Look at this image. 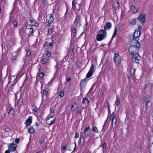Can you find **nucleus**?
Masks as SVG:
<instances>
[{"label":"nucleus","mask_w":153,"mask_h":153,"mask_svg":"<svg viewBox=\"0 0 153 153\" xmlns=\"http://www.w3.org/2000/svg\"><path fill=\"white\" fill-rule=\"evenodd\" d=\"M90 128L89 126L87 125L83 132H81L79 138L80 143L84 144L85 140L88 139L91 134V131H90Z\"/></svg>","instance_id":"1"},{"label":"nucleus","mask_w":153,"mask_h":153,"mask_svg":"<svg viewBox=\"0 0 153 153\" xmlns=\"http://www.w3.org/2000/svg\"><path fill=\"white\" fill-rule=\"evenodd\" d=\"M107 35V32L103 29H101L98 32L96 39L97 41H101L105 39Z\"/></svg>","instance_id":"2"},{"label":"nucleus","mask_w":153,"mask_h":153,"mask_svg":"<svg viewBox=\"0 0 153 153\" xmlns=\"http://www.w3.org/2000/svg\"><path fill=\"white\" fill-rule=\"evenodd\" d=\"M140 47V44H137V46H131L128 48V51L132 55L134 54H138L139 49Z\"/></svg>","instance_id":"3"},{"label":"nucleus","mask_w":153,"mask_h":153,"mask_svg":"<svg viewBox=\"0 0 153 153\" xmlns=\"http://www.w3.org/2000/svg\"><path fill=\"white\" fill-rule=\"evenodd\" d=\"M55 118H54L52 116H48L46 118V123L50 125H52L54 123Z\"/></svg>","instance_id":"4"},{"label":"nucleus","mask_w":153,"mask_h":153,"mask_svg":"<svg viewBox=\"0 0 153 153\" xmlns=\"http://www.w3.org/2000/svg\"><path fill=\"white\" fill-rule=\"evenodd\" d=\"M114 58L116 65H118L120 63L121 59L118 53H115Z\"/></svg>","instance_id":"5"},{"label":"nucleus","mask_w":153,"mask_h":153,"mask_svg":"<svg viewBox=\"0 0 153 153\" xmlns=\"http://www.w3.org/2000/svg\"><path fill=\"white\" fill-rule=\"evenodd\" d=\"M46 21L48 25H50L53 22V14H50L46 16Z\"/></svg>","instance_id":"6"},{"label":"nucleus","mask_w":153,"mask_h":153,"mask_svg":"<svg viewBox=\"0 0 153 153\" xmlns=\"http://www.w3.org/2000/svg\"><path fill=\"white\" fill-rule=\"evenodd\" d=\"M80 16L76 15L75 20L74 22V25L75 26H77L78 25L79 26H80L81 22V20L80 19Z\"/></svg>","instance_id":"7"},{"label":"nucleus","mask_w":153,"mask_h":153,"mask_svg":"<svg viewBox=\"0 0 153 153\" xmlns=\"http://www.w3.org/2000/svg\"><path fill=\"white\" fill-rule=\"evenodd\" d=\"M139 39L133 38L131 39L130 41V44L131 46H137V44H140L138 42Z\"/></svg>","instance_id":"8"},{"label":"nucleus","mask_w":153,"mask_h":153,"mask_svg":"<svg viewBox=\"0 0 153 153\" xmlns=\"http://www.w3.org/2000/svg\"><path fill=\"white\" fill-rule=\"evenodd\" d=\"M25 32L28 35H31L33 33V30L31 26H27Z\"/></svg>","instance_id":"9"},{"label":"nucleus","mask_w":153,"mask_h":153,"mask_svg":"<svg viewBox=\"0 0 153 153\" xmlns=\"http://www.w3.org/2000/svg\"><path fill=\"white\" fill-rule=\"evenodd\" d=\"M94 64H92V65H91V66L88 72L86 75V78H89L92 75L94 72Z\"/></svg>","instance_id":"10"},{"label":"nucleus","mask_w":153,"mask_h":153,"mask_svg":"<svg viewBox=\"0 0 153 153\" xmlns=\"http://www.w3.org/2000/svg\"><path fill=\"white\" fill-rule=\"evenodd\" d=\"M133 56L132 59L134 61L138 63L139 62V60L140 58V56L139 55L138 53L134 54L132 55Z\"/></svg>","instance_id":"11"},{"label":"nucleus","mask_w":153,"mask_h":153,"mask_svg":"<svg viewBox=\"0 0 153 153\" xmlns=\"http://www.w3.org/2000/svg\"><path fill=\"white\" fill-rule=\"evenodd\" d=\"M16 145L13 143L9 144L8 149L10 151L14 152L16 150Z\"/></svg>","instance_id":"12"},{"label":"nucleus","mask_w":153,"mask_h":153,"mask_svg":"<svg viewBox=\"0 0 153 153\" xmlns=\"http://www.w3.org/2000/svg\"><path fill=\"white\" fill-rule=\"evenodd\" d=\"M141 34V31L139 32V31L135 30H134V32L133 34V38L139 39V37L140 36Z\"/></svg>","instance_id":"13"},{"label":"nucleus","mask_w":153,"mask_h":153,"mask_svg":"<svg viewBox=\"0 0 153 153\" xmlns=\"http://www.w3.org/2000/svg\"><path fill=\"white\" fill-rule=\"evenodd\" d=\"M111 26L112 25L111 23L109 22H107L104 27V30L105 31L109 30L111 27Z\"/></svg>","instance_id":"14"},{"label":"nucleus","mask_w":153,"mask_h":153,"mask_svg":"<svg viewBox=\"0 0 153 153\" xmlns=\"http://www.w3.org/2000/svg\"><path fill=\"white\" fill-rule=\"evenodd\" d=\"M19 54V52L18 51H16L14 53L11 57L12 60L13 61L16 60V58L18 56Z\"/></svg>","instance_id":"15"},{"label":"nucleus","mask_w":153,"mask_h":153,"mask_svg":"<svg viewBox=\"0 0 153 153\" xmlns=\"http://www.w3.org/2000/svg\"><path fill=\"white\" fill-rule=\"evenodd\" d=\"M32 122V118L31 116L29 117L27 120L25 124L26 126L30 125Z\"/></svg>","instance_id":"16"},{"label":"nucleus","mask_w":153,"mask_h":153,"mask_svg":"<svg viewBox=\"0 0 153 153\" xmlns=\"http://www.w3.org/2000/svg\"><path fill=\"white\" fill-rule=\"evenodd\" d=\"M145 14H142L140 15L138 18V19L142 23H143L145 21Z\"/></svg>","instance_id":"17"},{"label":"nucleus","mask_w":153,"mask_h":153,"mask_svg":"<svg viewBox=\"0 0 153 153\" xmlns=\"http://www.w3.org/2000/svg\"><path fill=\"white\" fill-rule=\"evenodd\" d=\"M71 110L72 111H75L78 108V105L77 104L75 103L74 104H71Z\"/></svg>","instance_id":"18"},{"label":"nucleus","mask_w":153,"mask_h":153,"mask_svg":"<svg viewBox=\"0 0 153 153\" xmlns=\"http://www.w3.org/2000/svg\"><path fill=\"white\" fill-rule=\"evenodd\" d=\"M15 101V106L17 107H18L19 105H21L22 103V100L20 98Z\"/></svg>","instance_id":"19"},{"label":"nucleus","mask_w":153,"mask_h":153,"mask_svg":"<svg viewBox=\"0 0 153 153\" xmlns=\"http://www.w3.org/2000/svg\"><path fill=\"white\" fill-rule=\"evenodd\" d=\"M151 100V97L150 96H147L145 98L144 101L146 102V108L147 107L148 103Z\"/></svg>","instance_id":"20"},{"label":"nucleus","mask_w":153,"mask_h":153,"mask_svg":"<svg viewBox=\"0 0 153 153\" xmlns=\"http://www.w3.org/2000/svg\"><path fill=\"white\" fill-rule=\"evenodd\" d=\"M30 22V24L32 26H38L39 25L38 23L36 21H34L32 20H30L29 21Z\"/></svg>","instance_id":"21"},{"label":"nucleus","mask_w":153,"mask_h":153,"mask_svg":"<svg viewBox=\"0 0 153 153\" xmlns=\"http://www.w3.org/2000/svg\"><path fill=\"white\" fill-rule=\"evenodd\" d=\"M113 6L115 10H117L119 9L120 7L119 3L116 1L115 2Z\"/></svg>","instance_id":"22"},{"label":"nucleus","mask_w":153,"mask_h":153,"mask_svg":"<svg viewBox=\"0 0 153 153\" xmlns=\"http://www.w3.org/2000/svg\"><path fill=\"white\" fill-rule=\"evenodd\" d=\"M115 118V114L114 112H113L110 116V120H111V123H114V120Z\"/></svg>","instance_id":"23"},{"label":"nucleus","mask_w":153,"mask_h":153,"mask_svg":"<svg viewBox=\"0 0 153 153\" xmlns=\"http://www.w3.org/2000/svg\"><path fill=\"white\" fill-rule=\"evenodd\" d=\"M131 8L133 13H136L138 11L137 8L134 6H132Z\"/></svg>","instance_id":"24"},{"label":"nucleus","mask_w":153,"mask_h":153,"mask_svg":"<svg viewBox=\"0 0 153 153\" xmlns=\"http://www.w3.org/2000/svg\"><path fill=\"white\" fill-rule=\"evenodd\" d=\"M76 26H75L74 25L73 27H72L71 28L72 32L75 34L74 35V36H75L76 33Z\"/></svg>","instance_id":"25"},{"label":"nucleus","mask_w":153,"mask_h":153,"mask_svg":"<svg viewBox=\"0 0 153 153\" xmlns=\"http://www.w3.org/2000/svg\"><path fill=\"white\" fill-rule=\"evenodd\" d=\"M9 111L8 112V113L9 114H11L14 116L15 114V111H14L13 110L12 108H10L9 109Z\"/></svg>","instance_id":"26"},{"label":"nucleus","mask_w":153,"mask_h":153,"mask_svg":"<svg viewBox=\"0 0 153 153\" xmlns=\"http://www.w3.org/2000/svg\"><path fill=\"white\" fill-rule=\"evenodd\" d=\"M83 104H85L86 103L88 104L89 102L88 99L87 97H84L83 98L82 102Z\"/></svg>","instance_id":"27"},{"label":"nucleus","mask_w":153,"mask_h":153,"mask_svg":"<svg viewBox=\"0 0 153 153\" xmlns=\"http://www.w3.org/2000/svg\"><path fill=\"white\" fill-rule=\"evenodd\" d=\"M92 130L95 133H97L99 132L98 130L97 127L93 126L92 127Z\"/></svg>","instance_id":"28"},{"label":"nucleus","mask_w":153,"mask_h":153,"mask_svg":"<svg viewBox=\"0 0 153 153\" xmlns=\"http://www.w3.org/2000/svg\"><path fill=\"white\" fill-rule=\"evenodd\" d=\"M104 105L105 106H106L107 107L108 110H110V105L109 104L108 102V100H106L105 101V103H104Z\"/></svg>","instance_id":"29"},{"label":"nucleus","mask_w":153,"mask_h":153,"mask_svg":"<svg viewBox=\"0 0 153 153\" xmlns=\"http://www.w3.org/2000/svg\"><path fill=\"white\" fill-rule=\"evenodd\" d=\"M72 8L74 10L76 9V7L75 2L74 0H73L72 2Z\"/></svg>","instance_id":"30"},{"label":"nucleus","mask_w":153,"mask_h":153,"mask_svg":"<svg viewBox=\"0 0 153 153\" xmlns=\"http://www.w3.org/2000/svg\"><path fill=\"white\" fill-rule=\"evenodd\" d=\"M41 62L42 64H46L47 63L48 59L46 58H44L42 59Z\"/></svg>","instance_id":"31"},{"label":"nucleus","mask_w":153,"mask_h":153,"mask_svg":"<svg viewBox=\"0 0 153 153\" xmlns=\"http://www.w3.org/2000/svg\"><path fill=\"white\" fill-rule=\"evenodd\" d=\"M136 20L135 19H132L130 22V23L132 25H135L136 24Z\"/></svg>","instance_id":"32"},{"label":"nucleus","mask_w":153,"mask_h":153,"mask_svg":"<svg viewBox=\"0 0 153 153\" xmlns=\"http://www.w3.org/2000/svg\"><path fill=\"white\" fill-rule=\"evenodd\" d=\"M116 101L115 102V103L118 106L120 103V99L117 96H116Z\"/></svg>","instance_id":"33"},{"label":"nucleus","mask_w":153,"mask_h":153,"mask_svg":"<svg viewBox=\"0 0 153 153\" xmlns=\"http://www.w3.org/2000/svg\"><path fill=\"white\" fill-rule=\"evenodd\" d=\"M117 29L116 28H115V30L114 32L113 35V36L111 39H112L113 38L115 37L116 35L117 34Z\"/></svg>","instance_id":"34"},{"label":"nucleus","mask_w":153,"mask_h":153,"mask_svg":"<svg viewBox=\"0 0 153 153\" xmlns=\"http://www.w3.org/2000/svg\"><path fill=\"white\" fill-rule=\"evenodd\" d=\"M28 131L30 133H33L34 132L35 129L33 128H31L28 129Z\"/></svg>","instance_id":"35"},{"label":"nucleus","mask_w":153,"mask_h":153,"mask_svg":"<svg viewBox=\"0 0 153 153\" xmlns=\"http://www.w3.org/2000/svg\"><path fill=\"white\" fill-rule=\"evenodd\" d=\"M85 1V0H77L76 4L78 3L79 5H80V4H81Z\"/></svg>","instance_id":"36"},{"label":"nucleus","mask_w":153,"mask_h":153,"mask_svg":"<svg viewBox=\"0 0 153 153\" xmlns=\"http://www.w3.org/2000/svg\"><path fill=\"white\" fill-rule=\"evenodd\" d=\"M43 93L44 95H45L47 96L48 95V92L47 90L45 89H44L43 91Z\"/></svg>","instance_id":"37"},{"label":"nucleus","mask_w":153,"mask_h":153,"mask_svg":"<svg viewBox=\"0 0 153 153\" xmlns=\"http://www.w3.org/2000/svg\"><path fill=\"white\" fill-rule=\"evenodd\" d=\"M149 140L150 143L151 144L153 143V136H151L149 137Z\"/></svg>","instance_id":"38"},{"label":"nucleus","mask_w":153,"mask_h":153,"mask_svg":"<svg viewBox=\"0 0 153 153\" xmlns=\"http://www.w3.org/2000/svg\"><path fill=\"white\" fill-rule=\"evenodd\" d=\"M129 72H130V74H132L134 72V70L133 69L131 68V70H130L129 69L128 70Z\"/></svg>","instance_id":"39"},{"label":"nucleus","mask_w":153,"mask_h":153,"mask_svg":"<svg viewBox=\"0 0 153 153\" xmlns=\"http://www.w3.org/2000/svg\"><path fill=\"white\" fill-rule=\"evenodd\" d=\"M44 76V74L43 72H41L39 73V76L40 78H42Z\"/></svg>","instance_id":"40"},{"label":"nucleus","mask_w":153,"mask_h":153,"mask_svg":"<svg viewBox=\"0 0 153 153\" xmlns=\"http://www.w3.org/2000/svg\"><path fill=\"white\" fill-rule=\"evenodd\" d=\"M142 28V27L140 26H139L138 27V28L135 30L138 31L139 32L140 31H141V30Z\"/></svg>","instance_id":"41"},{"label":"nucleus","mask_w":153,"mask_h":153,"mask_svg":"<svg viewBox=\"0 0 153 153\" xmlns=\"http://www.w3.org/2000/svg\"><path fill=\"white\" fill-rule=\"evenodd\" d=\"M64 91H61L59 93V96H60V97H63L64 96Z\"/></svg>","instance_id":"42"},{"label":"nucleus","mask_w":153,"mask_h":153,"mask_svg":"<svg viewBox=\"0 0 153 153\" xmlns=\"http://www.w3.org/2000/svg\"><path fill=\"white\" fill-rule=\"evenodd\" d=\"M85 82V80L83 79L80 82V85H84Z\"/></svg>","instance_id":"43"},{"label":"nucleus","mask_w":153,"mask_h":153,"mask_svg":"<svg viewBox=\"0 0 153 153\" xmlns=\"http://www.w3.org/2000/svg\"><path fill=\"white\" fill-rule=\"evenodd\" d=\"M13 24L14 25V27H15V26H17V22L16 21V20H15V19L14 20V22L13 23Z\"/></svg>","instance_id":"44"},{"label":"nucleus","mask_w":153,"mask_h":153,"mask_svg":"<svg viewBox=\"0 0 153 153\" xmlns=\"http://www.w3.org/2000/svg\"><path fill=\"white\" fill-rule=\"evenodd\" d=\"M20 141V139L18 138H16L15 140V142L16 143H18Z\"/></svg>","instance_id":"45"},{"label":"nucleus","mask_w":153,"mask_h":153,"mask_svg":"<svg viewBox=\"0 0 153 153\" xmlns=\"http://www.w3.org/2000/svg\"><path fill=\"white\" fill-rule=\"evenodd\" d=\"M46 55L48 57H50L51 56V53L47 51L46 52Z\"/></svg>","instance_id":"46"},{"label":"nucleus","mask_w":153,"mask_h":153,"mask_svg":"<svg viewBox=\"0 0 153 153\" xmlns=\"http://www.w3.org/2000/svg\"><path fill=\"white\" fill-rule=\"evenodd\" d=\"M79 137V134L77 132H76L75 133V138H78Z\"/></svg>","instance_id":"47"},{"label":"nucleus","mask_w":153,"mask_h":153,"mask_svg":"<svg viewBox=\"0 0 153 153\" xmlns=\"http://www.w3.org/2000/svg\"><path fill=\"white\" fill-rule=\"evenodd\" d=\"M27 55H28V56H30L31 54V52L29 50L28 51L27 53Z\"/></svg>","instance_id":"48"},{"label":"nucleus","mask_w":153,"mask_h":153,"mask_svg":"<svg viewBox=\"0 0 153 153\" xmlns=\"http://www.w3.org/2000/svg\"><path fill=\"white\" fill-rule=\"evenodd\" d=\"M38 110V108L37 107L34 108L33 110V111L34 112H37Z\"/></svg>","instance_id":"49"},{"label":"nucleus","mask_w":153,"mask_h":153,"mask_svg":"<svg viewBox=\"0 0 153 153\" xmlns=\"http://www.w3.org/2000/svg\"><path fill=\"white\" fill-rule=\"evenodd\" d=\"M18 93H17L16 94H15V100H18Z\"/></svg>","instance_id":"50"},{"label":"nucleus","mask_w":153,"mask_h":153,"mask_svg":"<svg viewBox=\"0 0 153 153\" xmlns=\"http://www.w3.org/2000/svg\"><path fill=\"white\" fill-rule=\"evenodd\" d=\"M48 33L51 34L52 33V30L51 29H49L48 30Z\"/></svg>","instance_id":"51"},{"label":"nucleus","mask_w":153,"mask_h":153,"mask_svg":"<svg viewBox=\"0 0 153 153\" xmlns=\"http://www.w3.org/2000/svg\"><path fill=\"white\" fill-rule=\"evenodd\" d=\"M44 142V140L43 139H42V138L41 139V140H40L39 141V142L41 143H43Z\"/></svg>","instance_id":"52"},{"label":"nucleus","mask_w":153,"mask_h":153,"mask_svg":"<svg viewBox=\"0 0 153 153\" xmlns=\"http://www.w3.org/2000/svg\"><path fill=\"white\" fill-rule=\"evenodd\" d=\"M66 79H67V82H70L71 80V78L69 77H67Z\"/></svg>","instance_id":"53"},{"label":"nucleus","mask_w":153,"mask_h":153,"mask_svg":"<svg viewBox=\"0 0 153 153\" xmlns=\"http://www.w3.org/2000/svg\"><path fill=\"white\" fill-rule=\"evenodd\" d=\"M148 87V85H147V84L145 85H144V87L143 88V89L145 90V89L147 88Z\"/></svg>","instance_id":"54"},{"label":"nucleus","mask_w":153,"mask_h":153,"mask_svg":"<svg viewBox=\"0 0 153 153\" xmlns=\"http://www.w3.org/2000/svg\"><path fill=\"white\" fill-rule=\"evenodd\" d=\"M76 114H79L81 113V111L80 110H78L76 112Z\"/></svg>","instance_id":"55"},{"label":"nucleus","mask_w":153,"mask_h":153,"mask_svg":"<svg viewBox=\"0 0 153 153\" xmlns=\"http://www.w3.org/2000/svg\"><path fill=\"white\" fill-rule=\"evenodd\" d=\"M102 147L104 148H105L106 147V144L105 143H103Z\"/></svg>","instance_id":"56"},{"label":"nucleus","mask_w":153,"mask_h":153,"mask_svg":"<svg viewBox=\"0 0 153 153\" xmlns=\"http://www.w3.org/2000/svg\"><path fill=\"white\" fill-rule=\"evenodd\" d=\"M66 149V146H63L62 147V150H65Z\"/></svg>","instance_id":"57"},{"label":"nucleus","mask_w":153,"mask_h":153,"mask_svg":"<svg viewBox=\"0 0 153 153\" xmlns=\"http://www.w3.org/2000/svg\"><path fill=\"white\" fill-rule=\"evenodd\" d=\"M51 112L52 113H53L54 112V110L53 108H51Z\"/></svg>","instance_id":"58"},{"label":"nucleus","mask_w":153,"mask_h":153,"mask_svg":"<svg viewBox=\"0 0 153 153\" xmlns=\"http://www.w3.org/2000/svg\"><path fill=\"white\" fill-rule=\"evenodd\" d=\"M10 151L9 149L6 151L5 152V153H10Z\"/></svg>","instance_id":"59"},{"label":"nucleus","mask_w":153,"mask_h":153,"mask_svg":"<svg viewBox=\"0 0 153 153\" xmlns=\"http://www.w3.org/2000/svg\"><path fill=\"white\" fill-rule=\"evenodd\" d=\"M52 79L51 80V81H50V82H49V83H48V84L49 85H51L52 84V82H53V81H52Z\"/></svg>","instance_id":"60"},{"label":"nucleus","mask_w":153,"mask_h":153,"mask_svg":"<svg viewBox=\"0 0 153 153\" xmlns=\"http://www.w3.org/2000/svg\"><path fill=\"white\" fill-rule=\"evenodd\" d=\"M53 44L52 42L50 43L49 44V46H53Z\"/></svg>","instance_id":"61"},{"label":"nucleus","mask_w":153,"mask_h":153,"mask_svg":"<svg viewBox=\"0 0 153 153\" xmlns=\"http://www.w3.org/2000/svg\"><path fill=\"white\" fill-rule=\"evenodd\" d=\"M74 145H75V147H74V150L75 149H76V143L75 142H74Z\"/></svg>","instance_id":"62"},{"label":"nucleus","mask_w":153,"mask_h":153,"mask_svg":"<svg viewBox=\"0 0 153 153\" xmlns=\"http://www.w3.org/2000/svg\"><path fill=\"white\" fill-rule=\"evenodd\" d=\"M35 125L36 126H39V124L37 122H36L35 123Z\"/></svg>","instance_id":"63"},{"label":"nucleus","mask_w":153,"mask_h":153,"mask_svg":"<svg viewBox=\"0 0 153 153\" xmlns=\"http://www.w3.org/2000/svg\"><path fill=\"white\" fill-rule=\"evenodd\" d=\"M85 25H86V27H87V26L88 25V22H86V23Z\"/></svg>","instance_id":"64"}]
</instances>
